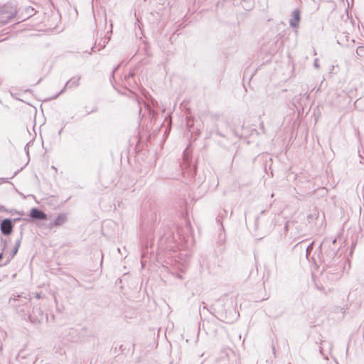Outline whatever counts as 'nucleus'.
<instances>
[{
	"label": "nucleus",
	"mask_w": 364,
	"mask_h": 364,
	"mask_svg": "<svg viewBox=\"0 0 364 364\" xmlns=\"http://www.w3.org/2000/svg\"><path fill=\"white\" fill-rule=\"evenodd\" d=\"M80 77H73L70 80H68L64 89L65 90H71V89H75L78 86L79 84Z\"/></svg>",
	"instance_id": "obj_4"
},
{
	"label": "nucleus",
	"mask_w": 364,
	"mask_h": 364,
	"mask_svg": "<svg viewBox=\"0 0 364 364\" xmlns=\"http://www.w3.org/2000/svg\"><path fill=\"white\" fill-rule=\"evenodd\" d=\"M301 12L298 9L292 11L291 18L289 20V25L292 28H297L301 19Z\"/></svg>",
	"instance_id": "obj_2"
},
{
	"label": "nucleus",
	"mask_w": 364,
	"mask_h": 364,
	"mask_svg": "<svg viewBox=\"0 0 364 364\" xmlns=\"http://www.w3.org/2000/svg\"><path fill=\"white\" fill-rule=\"evenodd\" d=\"M117 68H118V66L114 69L113 73H114L116 70H117Z\"/></svg>",
	"instance_id": "obj_8"
},
{
	"label": "nucleus",
	"mask_w": 364,
	"mask_h": 364,
	"mask_svg": "<svg viewBox=\"0 0 364 364\" xmlns=\"http://www.w3.org/2000/svg\"><path fill=\"white\" fill-rule=\"evenodd\" d=\"M3 258V255L0 253V260Z\"/></svg>",
	"instance_id": "obj_7"
},
{
	"label": "nucleus",
	"mask_w": 364,
	"mask_h": 364,
	"mask_svg": "<svg viewBox=\"0 0 364 364\" xmlns=\"http://www.w3.org/2000/svg\"><path fill=\"white\" fill-rule=\"evenodd\" d=\"M30 216L32 218L36 219V220H43L47 219L46 214L44 212H43L37 208H32L31 210Z\"/></svg>",
	"instance_id": "obj_3"
},
{
	"label": "nucleus",
	"mask_w": 364,
	"mask_h": 364,
	"mask_svg": "<svg viewBox=\"0 0 364 364\" xmlns=\"http://www.w3.org/2000/svg\"><path fill=\"white\" fill-rule=\"evenodd\" d=\"M13 223L10 219H4L1 223V231L5 235H9L12 232Z\"/></svg>",
	"instance_id": "obj_1"
},
{
	"label": "nucleus",
	"mask_w": 364,
	"mask_h": 364,
	"mask_svg": "<svg viewBox=\"0 0 364 364\" xmlns=\"http://www.w3.org/2000/svg\"><path fill=\"white\" fill-rule=\"evenodd\" d=\"M318 61H319L318 58H315L314 61V66L316 69H318L320 68Z\"/></svg>",
	"instance_id": "obj_6"
},
{
	"label": "nucleus",
	"mask_w": 364,
	"mask_h": 364,
	"mask_svg": "<svg viewBox=\"0 0 364 364\" xmlns=\"http://www.w3.org/2000/svg\"><path fill=\"white\" fill-rule=\"evenodd\" d=\"M64 222V218L63 216H58L55 220V225H60Z\"/></svg>",
	"instance_id": "obj_5"
}]
</instances>
